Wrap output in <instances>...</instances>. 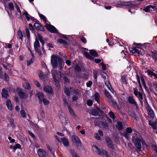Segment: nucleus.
I'll use <instances>...</instances> for the list:
<instances>
[{
	"instance_id": "f03ea898",
	"label": "nucleus",
	"mask_w": 157,
	"mask_h": 157,
	"mask_svg": "<svg viewBox=\"0 0 157 157\" xmlns=\"http://www.w3.org/2000/svg\"><path fill=\"white\" fill-rule=\"evenodd\" d=\"M132 140L133 141L135 140V147L138 151H140L141 149V143L142 145H145V144L144 141L137 132H135L133 134Z\"/></svg>"
},
{
	"instance_id": "39448f33",
	"label": "nucleus",
	"mask_w": 157,
	"mask_h": 157,
	"mask_svg": "<svg viewBox=\"0 0 157 157\" xmlns=\"http://www.w3.org/2000/svg\"><path fill=\"white\" fill-rule=\"evenodd\" d=\"M53 78L56 83V85L58 86L59 85L58 80L59 77L57 75V72L56 70L54 69L51 71Z\"/></svg>"
},
{
	"instance_id": "4468645a",
	"label": "nucleus",
	"mask_w": 157,
	"mask_h": 157,
	"mask_svg": "<svg viewBox=\"0 0 157 157\" xmlns=\"http://www.w3.org/2000/svg\"><path fill=\"white\" fill-rule=\"evenodd\" d=\"M15 7L17 10L16 11V17L18 18H21V14L20 8L17 5H16Z\"/></svg>"
},
{
	"instance_id": "58836bf2",
	"label": "nucleus",
	"mask_w": 157,
	"mask_h": 157,
	"mask_svg": "<svg viewBox=\"0 0 157 157\" xmlns=\"http://www.w3.org/2000/svg\"><path fill=\"white\" fill-rule=\"evenodd\" d=\"M37 73L40 78L41 79H44V77L43 75V73L40 70H38L37 71Z\"/></svg>"
},
{
	"instance_id": "6e6d98bb",
	"label": "nucleus",
	"mask_w": 157,
	"mask_h": 157,
	"mask_svg": "<svg viewBox=\"0 0 157 157\" xmlns=\"http://www.w3.org/2000/svg\"><path fill=\"white\" fill-rule=\"evenodd\" d=\"M75 70L77 71H81V69L80 68V67L77 65L75 66Z\"/></svg>"
},
{
	"instance_id": "e2e57ef3",
	"label": "nucleus",
	"mask_w": 157,
	"mask_h": 157,
	"mask_svg": "<svg viewBox=\"0 0 157 157\" xmlns=\"http://www.w3.org/2000/svg\"><path fill=\"white\" fill-rule=\"evenodd\" d=\"M92 84V82L91 81H89L86 83V86L87 87H90Z\"/></svg>"
},
{
	"instance_id": "6e6552de",
	"label": "nucleus",
	"mask_w": 157,
	"mask_h": 157,
	"mask_svg": "<svg viewBox=\"0 0 157 157\" xmlns=\"http://www.w3.org/2000/svg\"><path fill=\"white\" fill-rule=\"evenodd\" d=\"M45 26L47 30L50 32L52 33H56L57 32L56 28L53 25L46 24Z\"/></svg>"
},
{
	"instance_id": "f8f14e48",
	"label": "nucleus",
	"mask_w": 157,
	"mask_h": 157,
	"mask_svg": "<svg viewBox=\"0 0 157 157\" xmlns=\"http://www.w3.org/2000/svg\"><path fill=\"white\" fill-rule=\"evenodd\" d=\"M105 94L108 98L109 99V101L112 102L113 105H116V104L115 102L112 99V97L110 94L109 93L108 91L105 90Z\"/></svg>"
},
{
	"instance_id": "393cba45",
	"label": "nucleus",
	"mask_w": 157,
	"mask_h": 157,
	"mask_svg": "<svg viewBox=\"0 0 157 157\" xmlns=\"http://www.w3.org/2000/svg\"><path fill=\"white\" fill-rule=\"evenodd\" d=\"M106 141L107 143L108 146L110 148H112L113 147L112 144L111 143V140L108 137H106Z\"/></svg>"
},
{
	"instance_id": "4d7b16f0",
	"label": "nucleus",
	"mask_w": 157,
	"mask_h": 157,
	"mask_svg": "<svg viewBox=\"0 0 157 157\" xmlns=\"http://www.w3.org/2000/svg\"><path fill=\"white\" fill-rule=\"evenodd\" d=\"M100 65L102 66V69L103 70H105L106 69V67L105 64L103 63L102 62L100 63Z\"/></svg>"
},
{
	"instance_id": "052dcab7",
	"label": "nucleus",
	"mask_w": 157,
	"mask_h": 157,
	"mask_svg": "<svg viewBox=\"0 0 157 157\" xmlns=\"http://www.w3.org/2000/svg\"><path fill=\"white\" fill-rule=\"evenodd\" d=\"M28 132L29 134L31 136V137L33 138V139H35V137L34 134L32 132L29 131H28Z\"/></svg>"
},
{
	"instance_id": "0eeeda50",
	"label": "nucleus",
	"mask_w": 157,
	"mask_h": 157,
	"mask_svg": "<svg viewBox=\"0 0 157 157\" xmlns=\"http://www.w3.org/2000/svg\"><path fill=\"white\" fill-rule=\"evenodd\" d=\"M117 4L118 5L121 6H130L131 7L133 5V1H118L117 2Z\"/></svg>"
},
{
	"instance_id": "4c0bfd02",
	"label": "nucleus",
	"mask_w": 157,
	"mask_h": 157,
	"mask_svg": "<svg viewBox=\"0 0 157 157\" xmlns=\"http://www.w3.org/2000/svg\"><path fill=\"white\" fill-rule=\"evenodd\" d=\"M134 51L137 53H138L139 56L140 55H141L142 54V51H143L140 48L139 49L138 48H135Z\"/></svg>"
},
{
	"instance_id": "0e129e2a",
	"label": "nucleus",
	"mask_w": 157,
	"mask_h": 157,
	"mask_svg": "<svg viewBox=\"0 0 157 157\" xmlns=\"http://www.w3.org/2000/svg\"><path fill=\"white\" fill-rule=\"evenodd\" d=\"M105 85L107 86L108 89H109L110 87H111L109 82L108 81H106L105 82Z\"/></svg>"
},
{
	"instance_id": "9d476101",
	"label": "nucleus",
	"mask_w": 157,
	"mask_h": 157,
	"mask_svg": "<svg viewBox=\"0 0 157 157\" xmlns=\"http://www.w3.org/2000/svg\"><path fill=\"white\" fill-rule=\"evenodd\" d=\"M17 91L19 95L21 98H25L28 97V95L25 93L23 92L21 90L19 89H17Z\"/></svg>"
},
{
	"instance_id": "423d86ee",
	"label": "nucleus",
	"mask_w": 157,
	"mask_h": 157,
	"mask_svg": "<svg viewBox=\"0 0 157 157\" xmlns=\"http://www.w3.org/2000/svg\"><path fill=\"white\" fill-rule=\"evenodd\" d=\"M34 48L36 52L38 53L39 55H41L42 54L41 51L40 50V44L37 38L36 39V40L34 44Z\"/></svg>"
},
{
	"instance_id": "c756f323",
	"label": "nucleus",
	"mask_w": 157,
	"mask_h": 157,
	"mask_svg": "<svg viewBox=\"0 0 157 157\" xmlns=\"http://www.w3.org/2000/svg\"><path fill=\"white\" fill-rule=\"evenodd\" d=\"M0 78L3 79L5 81H8L9 79L8 75L6 73H4V75L3 74L2 75V77Z\"/></svg>"
},
{
	"instance_id": "cd10ccee",
	"label": "nucleus",
	"mask_w": 157,
	"mask_h": 157,
	"mask_svg": "<svg viewBox=\"0 0 157 157\" xmlns=\"http://www.w3.org/2000/svg\"><path fill=\"white\" fill-rule=\"evenodd\" d=\"M70 152L73 157H77L79 156L73 149H71Z\"/></svg>"
},
{
	"instance_id": "864d4df0",
	"label": "nucleus",
	"mask_w": 157,
	"mask_h": 157,
	"mask_svg": "<svg viewBox=\"0 0 157 157\" xmlns=\"http://www.w3.org/2000/svg\"><path fill=\"white\" fill-rule=\"evenodd\" d=\"M33 57L31 59H29V60H28L27 61V65L29 66L30 64L33 63Z\"/></svg>"
},
{
	"instance_id": "a19ab883",
	"label": "nucleus",
	"mask_w": 157,
	"mask_h": 157,
	"mask_svg": "<svg viewBox=\"0 0 157 157\" xmlns=\"http://www.w3.org/2000/svg\"><path fill=\"white\" fill-rule=\"evenodd\" d=\"M57 42L60 43H62L64 45H67V42L62 39H59L57 40Z\"/></svg>"
},
{
	"instance_id": "de8ad7c7",
	"label": "nucleus",
	"mask_w": 157,
	"mask_h": 157,
	"mask_svg": "<svg viewBox=\"0 0 157 157\" xmlns=\"http://www.w3.org/2000/svg\"><path fill=\"white\" fill-rule=\"evenodd\" d=\"M140 79H141V82H142V85H143V86L145 88H146V84H145V82L144 81V78L143 77L141 76L140 78Z\"/></svg>"
},
{
	"instance_id": "2f4dec72",
	"label": "nucleus",
	"mask_w": 157,
	"mask_h": 157,
	"mask_svg": "<svg viewBox=\"0 0 157 157\" xmlns=\"http://www.w3.org/2000/svg\"><path fill=\"white\" fill-rule=\"evenodd\" d=\"M90 54L94 57H97L98 56L96 52L94 50H90Z\"/></svg>"
},
{
	"instance_id": "680f3d73",
	"label": "nucleus",
	"mask_w": 157,
	"mask_h": 157,
	"mask_svg": "<svg viewBox=\"0 0 157 157\" xmlns=\"http://www.w3.org/2000/svg\"><path fill=\"white\" fill-rule=\"evenodd\" d=\"M110 117L113 119L115 118L114 114L112 112H110L109 113Z\"/></svg>"
},
{
	"instance_id": "603ef678",
	"label": "nucleus",
	"mask_w": 157,
	"mask_h": 157,
	"mask_svg": "<svg viewBox=\"0 0 157 157\" xmlns=\"http://www.w3.org/2000/svg\"><path fill=\"white\" fill-rule=\"evenodd\" d=\"M129 134V133H128L127 132H124L123 133V135L126 138L128 139L130 138Z\"/></svg>"
},
{
	"instance_id": "f257e3e1",
	"label": "nucleus",
	"mask_w": 157,
	"mask_h": 157,
	"mask_svg": "<svg viewBox=\"0 0 157 157\" xmlns=\"http://www.w3.org/2000/svg\"><path fill=\"white\" fill-rule=\"evenodd\" d=\"M51 63L54 69L58 67L59 69L61 70L63 67L62 59L58 55H53L51 56Z\"/></svg>"
},
{
	"instance_id": "aec40b11",
	"label": "nucleus",
	"mask_w": 157,
	"mask_h": 157,
	"mask_svg": "<svg viewBox=\"0 0 157 157\" xmlns=\"http://www.w3.org/2000/svg\"><path fill=\"white\" fill-rule=\"evenodd\" d=\"M149 124L154 129L156 130L157 129V124L156 122H154L150 120L149 121Z\"/></svg>"
},
{
	"instance_id": "ddd939ff",
	"label": "nucleus",
	"mask_w": 157,
	"mask_h": 157,
	"mask_svg": "<svg viewBox=\"0 0 157 157\" xmlns=\"http://www.w3.org/2000/svg\"><path fill=\"white\" fill-rule=\"evenodd\" d=\"M23 14L25 16L27 19V20L29 21L30 19L34 22H36V20L33 17H31L30 15L28 14L27 11H25Z\"/></svg>"
},
{
	"instance_id": "b1692460",
	"label": "nucleus",
	"mask_w": 157,
	"mask_h": 157,
	"mask_svg": "<svg viewBox=\"0 0 157 157\" xmlns=\"http://www.w3.org/2000/svg\"><path fill=\"white\" fill-rule=\"evenodd\" d=\"M84 56L90 60H93L94 59V58L91 56L88 52H84Z\"/></svg>"
},
{
	"instance_id": "bf43d9fd",
	"label": "nucleus",
	"mask_w": 157,
	"mask_h": 157,
	"mask_svg": "<svg viewBox=\"0 0 157 157\" xmlns=\"http://www.w3.org/2000/svg\"><path fill=\"white\" fill-rule=\"evenodd\" d=\"M87 103L88 105L90 106H91L92 105L93 102H92V101L90 100H87Z\"/></svg>"
},
{
	"instance_id": "20e7f679",
	"label": "nucleus",
	"mask_w": 157,
	"mask_h": 157,
	"mask_svg": "<svg viewBox=\"0 0 157 157\" xmlns=\"http://www.w3.org/2000/svg\"><path fill=\"white\" fill-rule=\"evenodd\" d=\"M71 140L75 147L78 149H80L81 148V142L76 136L75 135L72 136Z\"/></svg>"
},
{
	"instance_id": "473e14b6",
	"label": "nucleus",
	"mask_w": 157,
	"mask_h": 157,
	"mask_svg": "<svg viewBox=\"0 0 157 157\" xmlns=\"http://www.w3.org/2000/svg\"><path fill=\"white\" fill-rule=\"evenodd\" d=\"M60 116H59V118L60 120V121L63 122L64 121H66V119L63 116V113L62 112H61L60 113Z\"/></svg>"
},
{
	"instance_id": "ea45409f",
	"label": "nucleus",
	"mask_w": 157,
	"mask_h": 157,
	"mask_svg": "<svg viewBox=\"0 0 157 157\" xmlns=\"http://www.w3.org/2000/svg\"><path fill=\"white\" fill-rule=\"evenodd\" d=\"M37 35H38V38L40 40V42L43 45H43L44 44V41L42 39V36L39 34H38Z\"/></svg>"
},
{
	"instance_id": "09e8293b",
	"label": "nucleus",
	"mask_w": 157,
	"mask_h": 157,
	"mask_svg": "<svg viewBox=\"0 0 157 157\" xmlns=\"http://www.w3.org/2000/svg\"><path fill=\"white\" fill-rule=\"evenodd\" d=\"M25 32L27 38L29 39L30 38V32L29 29L26 28L25 30Z\"/></svg>"
},
{
	"instance_id": "f3484780",
	"label": "nucleus",
	"mask_w": 157,
	"mask_h": 157,
	"mask_svg": "<svg viewBox=\"0 0 157 157\" xmlns=\"http://www.w3.org/2000/svg\"><path fill=\"white\" fill-rule=\"evenodd\" d=\"M2 97L8 98L9 95L7 90L5 89H3L2 90Z\"/></svg>"
},
{
	"instance_id": "c9c22d12",
	"label": "nucleus",
	"mask_w": 157,
	"mask_h": 157,
	"mask_svg": "<svg viewBox=\"0 0 157 157\" xmlns=\"http://www.w3.org/2000/svg\"><path fill=\"white\" fill-rule=\"evenodd\" d=\"M71 90V88H70V90L68 88H65L64 89V92L67 96H69L70 95V93L72 91Z\"/></svg>"
},
{
	"instance_id": "1a4fd4ad",
	"label": "nucleus",
	"mask_w": 157,
	"mask_h": 157,
	"mask_svg": "<svg viewBox=\"0 0 157 157\" xmlns=\"http://www.w3.org/2000/svg\"><path fill=\"white\" fill-rule=\"evenodd\" d=\"M146 109L148 115H149L152 118H153L155 116V115L153 109L149 106H147Z\"/></svg>"
},
{
	"instance_id": "79ce46f5",
	"label": "nucleus",
	"mask_w": 157,
	"mask_h": 157,
	"mask_svg": "<svg viewBox=\"0 0 157 157\" xmlns=\"http://www.w3.org/2000/svg\"><path fill=\"white\" fill-rule=\"evenodd\" d=\"M91 113L93 115L97 116L98 115V113L96 109H93L91 111Z\"/></svg>"
},
{
	"instance_id": "a18cd8bd",
	"label": "nucleus",
	"mask_w": 157,
	"mask_h": 157,
	"mask_svg": "<svg viewBox=\"0 0 157 157\" xmlns=\"http://www.w3.org/2000/svg\"><path fill=\"white\" fill-rule=\"evenodd\" d=\"M136 79H137L138 83H139L140 87V88H142L140 82V78L139 77V75H136Z\"/></svg>"
},
{
	"instance_id": "69168bd1",
	"label": "nucleus",
	"mask_w": 157,
	"mask_h": 157,
	"mask_svg": "<svg viewBox=\"0 0 157 157\" xmlns=\"http://www.w3.org/2000/svg\"><path fill=\"white\" fill-rule=\"evenodd\" d=\"M40 115L42 117H43L44 116V112L42 109H40Z\"/></svg>"
},
{
	"instance_id": "774afa93",
	"label": "nucleus",
	"mask_w": 157,
	"mask_h": 157,
	"mask_svg": "<svg viewBox=\"0 0 157 157\" xmlns=\"http://www.w3.org/2000/svg\"><path fill=\"white\" fill-rule=\"evenodd\" d=\"M80 39L82 42L84 43H86V40L84 37L82 36V37H81Z\"/></svg>"
},
{
	"instance_id": "3c124183",
	"label": "nucleus",
	"mask_w": 157,
	"mask_h": 157,
	"mask_svg": "<svg viewBox=\"0 0 157 157\" xmlns=\"http://www.w3.org/2000/svg\"><path fill=\"white\" fill-rule=\"evenodd\" d=\"M34 83L36 86L37 87H40V89H42V88L40 86V85L39 82L36 80L34 81Z\"/></svg>"
},
{
	"instance_id": "a878e982",
	"label": "nucleus",
	"mask_w": 157,
	"mask_h": 157,
	"mask_svg": "<svg viewBox=\"0 0 157 157\" xmlns=\"http://www.w3.org/2000/svg\"><path fill=\"white\" fill-rule=\"evenodd\" d=\"M34 26L35 29L37 30L40 29L41 28L43 29V27L40 24L37 22H35L34 24Z\"/></svg>"
},
{
	"instance_id": "412c9836",
	"label": "nucleus",
	"mask_w": 157,
	"mask_h": 157,
	"mask_svg": "<svg viewBox=\"0 0 157 157\" xmlns=\"http://www.w3.org/2000/svg\"><path fill=\"white\" fill-rule=\"evenodd\" d=\"M67 108L71 115L74 117H76V116L73 111L72 109L70 106H68Z\"/></svg>"
},
{
	"instance_id": "2eb2a0df",
	"label": "nucleus",
	"mask_w": 157,
	"mask_h": 157,
	"mask_svg": "<svg viewBox=\"0 0 157 157\" xmlns=\"http://www.w3.org/2000/svg\"><path fill=\"white\" fill-rule=\"evenodd\" d=\"M37 153L38 155L41 157L45 156L47 155L46 152L44 150L40 149L38 150Z\"/></svg>"
},
{
	"instance_id": "7ed1b4c3",
	"label": "nucleus",
	"mask_w": 157,
	"mask_h": 157,
	"mask_svg": "<svg viewBox=\"0 0 157 157\" xmlns=\"http://www.w3.org/2000/svg\"><path fill=\"white\" fill-rule=\"evenodd\" d=\"M92 148L94 151L97 154L106 157H108V154L107 151L103 149H100L95 144L92 145Z\"/></svg>"
},
{
	"instance_id": "7c9ffc66",
	"label": "nucleus",
	"mask_w": 157,
	"mask_h": 157,
	"mask_svg": "<svg viewBox=\"0 0 157 157\" xmlns=\"http://www.w3.org/2000/svg\"><path fill=\"white\" fill-rule=\"evenodd\" d=\"M116 127L118 130L122 129L123 128L122 123L120 122H118L116 125Z\"/></svg>"
},
{
	"instance_id": "72a5a7b5",
	"label": "nucleus",
	"mask_w": 157,
	"mask_h": 157,
	"mask_svg": "<svg viewBox=\"0 0 157 157\" xmlns=\"http://www.w3.org/2000/svg\"><path fill=\"white\" fill-rule=\"evenodd\" d=\"M7 8L9 9L11 11H13L14 10V6L12 3L10 2L8 3Z\"/></svg>"
},
{
	"instance_id": "49530a36",
	"label": "nucleus",
	"mask_w": 157,
	"mask_h": 157,
	"mask_svg": "<svg viewBox=\"0 0 157 157\" xmlns=\"http://www.w3.org/2000/svg\"><path fill=\"white\" fill-rule=\"evenodd\" d=\"M42 101H43L44 104L45 105H48L49 103V101H48L45 98L43 99L42 100Z\"/></svg>"
},
{
	"instance_id": "c03bdc74",
	"label": "nucleus",
	"mask_w": 157,
	"mask_h": 157,
	"mask_svg": "<svg viewBox=\"0 0 157 157\" xmlns=\"http://www.w3.org/2000/svg\"><path fill=\"white\" fill-rule=\"evenodd\" d=\"M23 87L26 89H29L30 88L29 84L27 82H25L23 83Z\"/></svg>"
},
{
	"instance_id": "9b49d317",
	"label": "nucleus",
	"mask_w": 157,
	"mask_h": 157,
	"mask_svg": "<svg viewBox=\"0 0 157 157\" xmlns=\"http://www.w3.org/2000/svg\"><path fill=\"white\" fill-rule=\"evenodd\" d=\"M44 90L46 93L50 94L52 93V87L49 86L47 85L44 87Z\"/></svg>"
},
{
	"instance_id": "37998d69",
	"label": "nucleus",
	"mask_w": 157,
	"mask_h": 157,
	"mask_svg": "<svg viewBox=\"0 0 157 157\" xmlns=\"http://www.w3.org/2000/svg\"><path fill=\"white\" fill-rule=\"evenodd\" d=\"M150 147L156 151V153H157V146L155 144H152L150 145Z\"/></svg>"
},
{
	"instance_id": "bb28decb",
	"label": "nucleus",
	"mask_w": 157,
	"mask_h": 157,
	"mask_svg": "<svg viewBox=\"0 0 157 157\" xmlns=\"http://www.w3.org/2000/svg\"><path fill=\"white\" fill-rule=\"evenodd\" d=\"M20 114L21 116L22 117H25L27 113L25 111V110L23 109L22 107H21V109L20 111Z\"/></svg>"
},
{
	"instance_id": "dca6fc26",
	"label": "nucleus",
	"mask_w": 157,
	"mask_h": 157,
	"mask_svg": "<svg viewBox=\"0 0 157 157\" xmlns=\"http://www.w3.org/2000/svg\"><path fill=\"white\" fill-rule=\"evenodd\" d=\"M128 100L129 103L132 104L134 105L137 107V105L136 103L132 96H129L128 98Z\"/></svg>"
},
{
	"instance_id": "4be33fe9",
	"label": "nucleus",
	"mask_w": 157,
	"mask_h": 157,
	"mask_svg": "<svg viewBox=\"0 0 157 157\" xmlns=\"http://www.w3.org/2000/svg\"><path fill=\"white\" fill-rule=\"evenodd\" d=\"M61 141L65 146H68V141L65 138H62L61 139Z\"/></svg>"
},
{
	"instance_id": "338daca9",
	"label": "nucleus",
	"mask_w": 157,
	"mask_h": 157,
	"mask_svg": "<svg viewBox=\"0 0 157 157\" xmlns=\"http://www.w3.org/2000/svg\"><path fill=\"white\" fill-rule=\"evenodd\" d=\"M95 137L98 140H101V138L99 134L98 133H96L95 134Z\"/></svg>"
},
{
	"instance_id": "c85d7f7f",
	"label": "nucleus",
	"mask_w": 157,
	"mask_h": 157,
	"mask_svg": "<svg viewBox=\"0 0 157 157\" xmlns=\"http://www.w3.org/2000/svg\"><path fill=\"white\" fill-rule=\"evenodd\" d=\"M99 94L96 93L94 95V97L95 100L97 101L98 103H99Z\"/></svg>"
},
{
	"instance_id": "6ab92c4d",
	"label": "nucleus",
	"mask_w": 157,
	"mask_h": 157,
	"mask_svg": "<svg viewBox=\"0 0 157 157\" xmlns=\"http://www.w3.org/2000/svg\"><path fill=\"white\" fill-rule=\"evenodd\" d=\"M99 126L101 128L106 129L108 128V125L105 122L101 121L99 123Z\"/></svg>"
},
{
	"instance_id": "5701e85b",
	"label": "nucleus",
	"mask_w": 157,
	"mask_h": 157,
	"mask_svg": "<svg viewBox=\"0 0 157 157\" xmlns=\"http://www.w3.org/2000/svg\"><path fill=\"white\" fill-rule=\"evenodd\" d=\"M6 105L8 109L10 110H12L13 108L11 102L10 100H8L7 101Z\"/></svg>"
},
{
	"instance_id": "13d9d810",
	"label": "nucleus",
	"mask_w": 157,
	"mask_h": 157,
	"mask_svg": "<svg viewBox=\"0 0 157 157\" xmlns=\"http://www.w3.org/2000/svg\"><path fill=\"white\" fill-rule=\"evenodd\" d=\"M132 132V130L131 128H127L126 129V131L125 132H127L128 133H130Z\"/></svg>"
},
{
	"instance_id": "5fc2aeb1",
	"label": "nucleus",
	"mask_w": 157,
	"mask_h": 157,
	"mask_svg": "<svg viewBox=\"0 0 157 157\" xmlns=\"http://www.w3.org/2000/svg\"><path fill=\"white\" fill-rule=\"evenodd\" d=\"M21 147V145L18 144H17L16 145L13 147V149L14 150H16L17 148H20Z\"/></svg>"
},
{
	"instance_id": "f704fd0d",
	"label": "nucleus",
	"mask_w": 157,
	"mask_h": 157,
	"mask_svg": "<svg viewBox=\"0 0 157 157\" xmlns=\"http://www.w3.org/2000/svg\"><path fill=\"white\" fill-rule=\"evenodd\" d=\"M17 34L18 38L19 39H21L22 41L23 35H22L21 31L20 30H19L17 32Z\"/></svg>"
},
{
	"instance_id": "a211bd4d",
	"label": "nucleus",
	"mask_w": 157,
	"mask_h": 157,
	"mask_svg": "<svg viewBox=\"0 0 157 157\" xmlns=\"http://www.w3.org/2000/svg\"><path fill=\"white\" fill-rule=\"evenodd\" d=\"M36 96H37L39 100L40 103H41L42 102V100L44 98L43 94L42 93L39 92L37 94Z\"/></svg>"
},
{
	"instance_id": "8fccbe9b",
	"label": "nucleus",
	"mask_w": 157,
	"mask_h": 157,
	"mask_svg": "<svg viewBox=\"0 0 157 157\" xmlns=\"http://www.w3.org/2000/svg\"><path fill=\"white\" fill-rule=\"evenodd\" d=\"M39 16L41 19L43 20L44 21L46 22L47 19L46 17L43 15L39 13Z\"/></svg>"
},
{
	"instance_id": "e433bc0d",
	"label": "nucleus",
	"mask_w": 157,
	"mask_h": 157,
	"mask_svg": "<svg viewBox=\"0 0 157 157\" xmlns=\"http://www.w3.org/2000/svg\"><path fill=\"white\" fill-rule=\"evenodd\" d=\"M147 75L151 77L153 76L154 77V75H155V74L150 70H147Z\"/></svg>"
}]
</instances>
